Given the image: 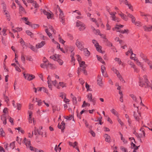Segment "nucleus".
<instances>
[{
    "label": "nucleus",
    "instance_id": "f257e3e1",
    "mask_svg": "<svg viewBox=\"0 0 152 152\" xmlns=\"http://www.w3.org/2000/svg\"><path fill=\"white\" fill-rule=\"evenodd\" d=\"M143 78L144 79V81L143 80L140 79L139 82V86L142 87H148V81L147 79V76L146 75H144L143 76Z\"/></svg>",
    "mask_w": 152,
    "mask_h": 152
},
{
    "label": "nucleus",
    "instance_id": "f03ea898",
    "mask_svg": "<svg viewBox=\"0 0 152 152\" xmlns=\"http://www.w3.org/2000/svg\"><path fill=\"white\" fill-rule=\"evenodd\" d=\"M82 41H80L79 39H77L76 40L75 45L77 48L80 50H83L84 49Z\"/></svg>",
    "mask_w": 152,
    "mask_h": 152
},
{
    "label": "nucleus",
    "instance_id": "7ed1b4c3",
    "mask_svg": "<svg viewBox=\"0 0 152 152\" xmlns=\"http://www.w3.org/2000/svg\"><path fill=\"white\" fill-rule=\"evenodd\" d=\"M59 10L60 12L59 16V18L60 19V21L62 23V24H64L65 19L64 14L63 12L60 9V8H59Z\"/></svg>",
    "mask_w": 152,
    "mask_h": 152
},
{
    "label": "nucleus",
    "instance_id": "20e7f679",
    "mask_svg": "<svg viewBox=\"0 0 152 152\" xmlns=\"http://www.w3.org/2000/svg\"><path fill=\"white\" fill-rule=\"evenodd\" d=\"M69 145L73 147L74 148H75L77 150L78 152H80L79 150L78 146V143L76 141L74 143L71 142H69Z\"/></svg>",
    "mask_w": 152,
    "mask_h": 152
},
{
    "label": "nucleus",
    "instance_id": "39448f33",
    "mask_svg": "<svg viewBox=\"0 0 152 152\" xmlns=\"http://www.w3.org/2000/svg\"><path fill=\"white\" fill-rule=\"evenodd\" d=\"M87 97L90 102L93 103L94 105L96 104V100L94 98L93 99L92 95L91 93H89L87 95Z\"/></svg>",
    "mask_w": 152,
    "mask_h": 152
},
{
    "label": "nucleus",
    "instance_id": "423d86ee",
    "mask_svg": "<svg viewBox=\"0 0 152 152\" xmlns=\"http://www.w3.org/2000/svg\"><path fill=\"white\" fill-rule=\"evenodd\" d=\"M23 75L26 79L29 81L32 80L35 77L34 75H32L25 74L24 73L23 74Z\"/></svg>",
    "mask_w": 152,
    "mask_h": 152
},
{
    "label": "nucleus",
    "instance_id": "0eeeda50",
    "mask_svg": "<svg viewBox=\"0 0 152 152\" xmlns=\"http://www.w3.org/2000/svg\"><path fill=\"white\" fill-rule=\"evenodd\" d=\"M80 67H83L82 71H83L85 75H87V71H86L85 69L87 66V65L85 64V62L84 61L81 62V63H80Z\"/></svg>",
    "mask_w": 152,
    "mask_h": 152
},
{
    "label": "nucleus",
    "instance_id": "6e6552de",
    "mask_svg": "<svg viewBox=\"0 0 152 152\" xmlns=\"http://www.w3.org/2000/svg\"><path fill=\"white\" fill-rule=\"evenodd\" d=\"M26 24L29 25L32 28L35 29L39 27V25L37 24H32L31 22L28 21L27 22L25 23Z\"/></svg>",
    "mask_w": 152,
    "mask_h": 152
},
{
    "label": "nucleus",
    "instance_id": "1a4fd4ad",
    "mask_svg": "<svg viewBox=\"0 0 152 152\" xmlns=\"http://www.w3.org/2000/svg\"><path fill=\"white\" fill-rule=\"evenodd\" d=\"M136 113L135 111L134 112V116L135 118L137 121H139L140 119V117L141 116V113L139 111Z\"/></svg>",
    "mask_w": 152,
    "mask_h": 152
},
{
    "label": "nucleus",
    "instance_id": "9d476101",
    "mask_svg": "<svg viewBox=\"0 0 152 152\" xmlns=\"http://www.w3.org/2000/svg\"><path fill=\"white\" fill-rule=\"evenodd\" d=\"M102 77L100 75H99L97 77V84L100 86H102Z\"/></svg>",
    "mask_w": 152,
    "mask_h": 152
},
{
    "label": "nucleus",
    "instance_id": "9b49d317",
    "mask_svg": "<svg viewBox=\"0 0 152 152\" xmlns=\"http://www.w3.org/2000/svg\"><path fill=\"white\" fill-rule=\"evenodd\" d=\"M94 46L96 48V50L98 52L100 53H103V52H102L101 50L102 47L101 46L99 45L98 43L95 44Z\"/></svg>",
    "mask_w": 152,
    "mask_h": 152
},
{
    "label": "nucleus",
    "instance_id": "f8f14e48",
    "mask_svg": "<svg viewBox=\"0 0 152 152\" xmlns=\"http://www.w3.org/2000/svg\"><path fill=\"white\" fill-rule=\"evenodd\" d=\"M1 119L3 121V124L5 125L7 124V121L5 114H4L1 115Z\"/></svg>",
    "mask_w": 152,
    "mask_h": 152
},
{
    "label": "nucleus",
    "instance_id": "ddd939ff",
    "mask_svg": "<svg viewBox=\"0 0 152 152\" xmlns=\"http://www.w3.org/2000/svg\"><path fill=\"white\" fill-rule=\"evenodd\" d=\"M143 28L144 29L145 31H152V26L149 25V26H144Z\"/></svg>",
    "mask_w": 152,
    "mask_h": 152
},
{
    "label": "nucleus",
    "instance_id": "4468645a",
    "mask_svg": "<svg viewBox=\"0 0 152 152\" xmlns=\"http://www.w3.org/2000/svg\"><path fill=\"white\" fill-rule=\"evenodd\" d=\"M4 12L5 13L4 14L6 15L7 19L9 21L10 20V17L9 14L8 13V11L6 10V7H5L4 8Z\"/></svg>",
    "mask_w": 152,
    "mask_h": 152
},
{
    "label": "nucleus",
    "instance_id": "2eb2a0df",
    "mask_svg": "<svg viewBox=\"0 0 152 152\" xmlns=\"http://www.w3.org/2000/svg\"><path fill=\"white\" fill-rule=\"evenodd\" d=\"M64 126L65 123L63 121H62L60 124H58V126L59 129H61V131H62L65 128Z\"/></svg>",
    "mask_w": 152,
    "mask_h": 152
},
{
    "label": "nucleus",
    "instance_id": "dca6fc26",
    "mask_svg": "<svg viewBox=\"0 0 152 152\" xmlns=\"http://www.w3.org/2000/svg\"><path fill=\"white\" fill-rule=\"evenodd\" d=\"M45 44V42L44 41H42L41 42L37 44L36 45V46L37 48H39L42 47Z\"/></svg>",
    "mask_w": 152,
    "mask_h": 152
},
{
    "label": "nucleus",
    "instance_id": "f3484780",
    "mask_svg": "<svg viewBox=\"0 0 152 152\" xmlns=\"http://www.w3.org/2000/svg\"><path fill=\"white\" fill-rule=\"evenodd\" d=\"M104 137L105 138V141L107 142H109L110 140V136L107 134H105Z\"/></svg>",
    "mask_w": 152,
    "mask_h": 152
},
{
    "label": "nucleus",
    "instance_id": "a211bd4d",
    "mask_svg": "<svg viewBox=\"0 0 152 152\" xmlns=\"http://www.w3.org/2000/svg\"><path fill=\"white\" fill-rule=\"evenodd\" d=\"M142 128H141L140 129V130L141 131H142V133L143 134H140L139 135H138L137 136V137L138 138H141V137H145V132H144V131L143 130H142Z\"/></svg>",
    "mask_w": 152,
    "mask_h": 152
},
{
    "label": "nucleus",
    "instance_id": "6ab92c4d",
    "mask_svg": "<svg viewBox=\"0 0 152 152\" xmlns=\"http://www.w3.org/2000/svg\"><path fill=\"white\" fill-rule=\"evenodd\" d=\"M6 90H5V93L3 94V96L5 101L7 102V104H8L9 101V99L8 96L6 95Z\"/></svg>",
    "mask_w": 152,
    "mask_h": 152
},
{
    "label": "nucleus",
    "instance_id": "aec40b11",
    "mask_svg": "<svg viewBox=\"0 0 152 152\" xmlns=\"http://www.w3.org/2000/svg\"><path fill=\"white\" fill-rule=\"evenodd\" d=\"M118 15L120 16L121 18L124 20L127 21L128 19L126 17V15H125L124 14L121 13V14H118Z\"/></svg>",
    "mask_w": 152,
    "mask_h": 152
},
{
    "label": "nucleus",
    "instance_id": "412c9836",
    "mask_svg": "<svg viewBox=\"0 0 152 152\" xmlns=\"http://www.w3.org/2000/svg\"><path fill=\"white\" fill-rule=\"evenodd\" d=\"M83 50L84 52L85 53V56H88L90 55V52L88 50L87 48H84Z\"/></svg>",
    "mask_w": 152,
    "mask_h": 152
},
{
    "label": "nucleus",
    "instance_id": "4be33fe9",
    "mask_svg": "<svg viewBox=\"0 0 152 152\" xmlns=\"http://www.w3.org/2000/svg\"><path fill=\"white\" fill-rule=\"evenodd\" d=\"M23 142L26 146H29L30 144V140H27L25 138L23 140Z\"/></svg>",
    "mask_w": 152,
    "mask_h": 152
},
{
    "label": "nucleus",
    "instance_id": "5701e85b",
    "mask_svg": "<svg viewBox=\"0 0 152 152\" xmlns=\"http://www.w3.org/2000/svg\"><path fill=\"white\" fill-rule=\"evenodd\" d=\"M43 13L45 15H47V18L48 19L50 18L51 16L50 13L49 12H47L45 10H43Z\"/></svg>",
    "mask_w": 152,
    "mask_h": 152
},
{
    "label": "nucleus",
    "instance_id": "b1692460",
    "mask_svg": "<svg viewBox=\"0 0 152 152\" xmlns=\"http://www.w3.org/2000/svg\"><path fill=\"white\" fill-rule=\"evenodd\" d=\"M5 133L2 128L0 129V137H3L5 136Z\"/></svg>",
    "mask_w": 152,
    "mask_h": 152
},
{
    "label": "nucleus",
    "instance_id": "393cba45",
    "mask_svg": "<svg viewBox=\"0 0 152 152\" xmlns=\"http://www.w3.org/2000/svg\"><path fill=\"white\" fill-rule=\"evenodd\" d=\"M111 112L115 115L117 117H118V112L114 109H113L110 110Z\"/></svg>",
    "mask_w": 152,
    "mask_h": 152
},
{
    "label": "nucleus",
    "instance_id": "a878e982",
    "mask_svg": "<svg viewBox=\"0 0 152 152\" xmlns=\"http://www.w3.org/2000/svg\"><path fill=\"white\" fill-rule=\"evenodd\" d=\"M96 57L98 61H100L101 63H102L103 64H105V62L104 61H103L102 59L100 56H98L97 55Z\"/></svg>",
    "mask_w": 152,
    "mask_h": 152
},
{
    "label": "nucleus",
    "instance_id": "bb28decb",
    "mask_svg": "<svg viewBox=\"0 0 152 152\" xmlns=\"http://www.w3.org/2000/svg\"><path fill=\"white\" fill-rule=\"evenodd\" d=\"M83 25H84V24L79 20L77 21L76 22V26L77 27Z\"/></svg>",
    "mask_w": 152,
    "mask_h": 152
},
{
    "label": "nucleus",
    "instance_id": "cd10ccee",
    "mask_svg": "<svg viewBox=\"0 0 152 152\" xmlns=\"http://www.w3.org/2000/svg\"><path fill=\"white\" fill-rule=\"evenodd\" d=\"M48 65L49 66L50 68L52 69H55L56 68V66L53 64L48 63Z\"/></svg>",
    "mask_w": 152,
    "mask_h": 152
},
{
    "label": "nucleus",
    "instance_id": "c85d7f7f",
    "mask_svg": "<svg viewBox=\"0 0 152 152\" xmlns=\"http://www.w3.org/2000/svg\"><path fill=\"white\" fill-rule=\"evenodd\" d=\"M45 32H46V33H47V35H48V36H49V37L51 38H52V34L49 32L48 31V29H45Z\"/></svg>",
    "mask_w": 152,
    "mask_h": 152
},
{
    "label": "nucleus",
    "instance_id": "c756f323",
    "mask_svg": "<svg viewBox=\"0 0 152 152\" xmlns=\"http://www.w3.org/2000/svg\"><path fill=\"white\" fill-rule=\"evenodd\" d=\"M120 134L121 136V139L123 141V142L124 143H126L127 142V141L125 140V139L123 137V136L122 134L120 132Z\"/></svg>",
    "mask_w": 152,
    "mask_h": 152
},
{
    "label": "nucleus",
    "instance_id": "7c9ffc66",
    "mask_svg": "<svg viewBox=\"0 0 152 152\" xmlns=\"http://www.w3.org/2000/svg\"><path fill=\"white\" fill-rule=\"evenodd\" d=\"M134 60L136 61V64L138 66H140L142 65V63L140 62L137 58L135 59L134 58Z\"/></svg>",
    "mask_w": 152,
    "mask_h": 152
},
{
    "label": "nucleus",
    "instance_id": "2f4dec72",
    "mask_svg": "<svg viewBox=\"0 0 152 152\" xmlns=\"http://www.w3.org/2000/svg\"><path fill=\"white\" fill-rule=\"evenodd\" d=\"M90 105V104L87 103H86L85 101H84L83 102V104L82 106V107H85L88 106H89Z\"/></svg>",
    "mask_w": 152,
    "mask_h": 152
},
{
    "label": "nucleus",
    "instance_id": "473e14b6",
    "mask_svg": "<svg viewBox=\"0 0 152 152\" xmlns=\"http://www.w3.org/2000/svg\"><path fill=\"white\" fill-rule=\"evenodd\" d=\"M36 102H37L38 105L39 106L41 105L42 104V102L41 100H39L37 98L36 99Z\"/></svg>",
    "mask_w": 152,
    "mask_h": 152
},
{
    "label": "nucleus",
    "instance_id": "72a5a7b5",
    "mask_svg": "<svg viewBox=\"0 0 152 152\" xmlns=\"http://www.w3.org/2000/svg\"><path fill=\"white\" fill-rule=\"evenodd\" d=\"M18 4L19 5V4ZM19 11L20 12H25V11L24 8L22 7V6H21L20 4H19Z\"/></svg>",
    "mask_w": 152,
    "mask_h": 152
},
{
    "label": "nucleus",
    "instance_id": "f704fd0d",
    "mask_svg": "<svg viewBox=\"0 0 152 152\" xmlns=\"http://www.w3.org/2000/svg\"><path fill=\"white\" fill-rule=\"evenodd\" d=\"M131 97L133 99V100L135 102H137V99L136 96L133 94H131L130 95Z\"/></svg>",
    "mask_w": 152,
    "mask_h": 152
},
{
    "label": "nucleus",
    "instance_id": "c9c22d12",
    "mask_svg": "<svg viewBox=\"0 0 152 152\" xmlns=\"http://www.w3.org/2000/svg\"><path fill=\"white\" fill-rule=\"evenodd\" d=\"M58 39L59 40V41L60 42L62 43V44H64L65 42L61 39V37L60 35V34L58 35Z\"/></svg>",
    "mask_w": 152,
    "mask_h": 152
},
{
    "label": "nucleus",
    "instance_id": "e433bc0d",
    "mask_svg": "<svg viewBox=\"0 0 152 152\" xmlns=\"http://www.w3.org/2000/svg\"><path fill=\"white\" fill-rule=\"evenodd\" d=\"M59 85L62 88L66 87V84L63 82H60L59 83Z\"/></svg>",
    "mask_w": 152,
    "mask_h": 152
},
{
    "label": "nucleus",
    "instance_id": "4c0bfd02",
    "mask_svg": "<svg viewBox=\"0 0 152 152\" xmlns=\"http://www.w3.org/2000/svg\"><path fill=\"white\" fill-rule=\"evenodd\" d=\"M128 63L129 65L131 66V67L132 68H133L135 66L134 64V63L130 61H128Z\"/></svg>",
    "mask_w": 152,
    "mask_h": 152
},
{
    "label": "nucleus",
    "instance_id": "58836bf2",
    "mask_svg": "<svg viewBox=\"0 0 152 152\" xmlns=\"http://www.w3.org/2000/svg\"><path fill=\"white\" fill-rule=\"evenodd\" d=\"M72 101L74 104H76L77 103V99L75 96H73L72 97Z\"/></svg>",
    "mask_w": 152,
    "mask_h": 152
},
{
    "label": "nucleus",
    "instance_id": "ea45409f",
    "mask_svg": "<svg viewBox=\"0 0 152 152\" xmlns=\"http://www.w3.org/2000/svg\"><path fill=\"white\" fill-rule=\"evenodd\" d=\"M106 43L107 45L108 46L112 47L113 46L112 44L110 42L108 41L107 40Z\"/></svg>",
    "mask_w": 152,
    "mask_h": 152
},
{
    "label": "nucleus",
    "instance_id": "a19ab883",
    "mask_svg": "<svg viewBox=\"0 0 152 152\" xmlns=\"http://www.w3.org/2000/svg\"><path fill=\"white\" fill-rule=\"evenodd\" d=\"M33 5L34 7L35 8H38L39 7V6L37 2L36 1L33 2Z\"/></svg>",
    "mask_w": 152,
    "mask_h": 152
},
{
    "label": "nucleus",
    "instance_id": "79ce46f5",
    "mask_svg": "<svg viewBox=\"0 0 152 152\" xmlns=\"http://www.w3.org/2000/svg\"><path fill=\"white\" fill-rule=\"evenodd\" d=\"M83 68V67H80H80H79L78 68V70L77 71V72L78 75H80V72L82 70L83 68Z\"/></svg>",
    "mask_w": 152,
    "mask_h": 152
},
{
    "label": "nucleus",
    "instance_id": "37998d69",
    "mask_svg": "<svg viewBox=\"0 0 152 152\" xmlns=\"http://www.w3.org/2000/svg\"><path fill=\"white\" fill-rule=\"evenodd\" d=\"M140 15L142 16L148 17L150 16L148 14H145L143 12H140Z\"/></svg>",
    "mask_w": 152,
    "mask_h": 152
},
{
    "label": "nucleus",
    "instance_id": "c03bdc74",
    "mask_svg": "<svg viewBox=\"0 0 152 152\" xmlns=\"http://www.w3.org/2000/svg\"><path fill=\"white\" fill-rule=\"evenodd\" d=\"M80 27L79 28V30L80 31H82L84 30L86 28V27L85 26V25H83L80 26Z\"/></svg>",
    "mask_w": 152,
    "mask_h": 152
},
{
    "label": "nucleus",
    "instance_id": "a18cd8bd",
    "mask_svg": "<svg viewBox=\"0 0 152 152\" xmlns=\"http://www.w3.org/2000/svg\"><path fill=\"white\" fill-rule=\"evenodd\" d=\"M50 58L51 59H53L54 61H57V60L58 59L55 55H53L50 56Z\"/></svg>",
    "mask_w": 152,
    "mask_h": 152
},
{
    "label": "nucleus",
    "instance_id": "49530a36",
    "mask_svg": "<svg viewBox=\"0 0 152 152\" xmlns=\"http://www.w3.org/2000/svg\"><path fill=\"white\" fill-rule=\"evenodd\" d=\"M66 116H64V118H66L67 120H71L72 118V115H70L69 116H66Z\"/></svg>",
    "mask_w": 152,
    "mask_h": 152
},
{
    "label": "nucleus",
    "instance_id": "de8ad7c7",
    "mask_svg": "<svg viewBox=\"0 0 152 152\" xmlns=\"http://www.w3.org/2000/svg\"><path fill=\"white\" fill-rule=\"evenodd\" d=\"M57 61L60 65H62L63 63V61L62 60L60 59H58Z\"/></svg>",
    "mask_w": 152,
    "mask_h": 152
},
{
    "label": "nucleus",
    "instance_id": "09e8293b",
    "mask_svg": "<svg viewBox=\"0 0 152 152\" xmlns=\"http://www.w3.org/2000/svg\"><path fill=\"white\" fill-rule=\"evenodd\" d=\"M144 60L145 61V62L148 63L149 65H150L151 64H152L151 62L149 61V60L146 58Z\"/></svg>",
    "mask_w": 152,
    "mask_h": 152
},
{
    "label": "nucleus",
    "instance_id": "8fccbe9b",
    "mask_svg": "<svg viewBox=\"0 0 152 152\" xmlns=\"http://www.w3.org/2000/svg\"><path fill=\"white\" fill-rule=\"evenodd\" d=\"M26 33L28 35L31 36L33 34V33L29 30H26Z\"/></svg>",
    "mask_w": 152,
    "mask_h": 152
},
{
    "label": "nucleus",
    "instance_id": "3c124183",
    "mask_svg": "<svg viewBox=\"0 0 152 152\" xmlns=\"http://www.w3.org/2000/svg\"><path fill=\"white\" fill-rule=\"evenodd\" d=\"M76 56H77V61H78V62H79V63L80 64V61L81 60V57L79 56V55H76Z\"/></svg>",
    "mask_w": 152,
    "mask_h": 152
},
{
    "label": "nucleus",
    "instance_id": "603ef678",
    "mask_svg": "<svg viewBox=\"0 0 152 152\" xmlns=\"http://www.w3.org/2000/svg\"><path fill=\"white\" fill-rule=\"evenodd\" d=\"M115 60L116 61H118V63L119 64H121V61L120 59L118 58H115Z\"/></svg>",
    "mask_w": 152,
    "mask_h": 152
},
{
    "label": "nucleus",
    "instance_id": "864d4df0",
    "mask_svg": "<svg viewBox=\"0 0 152 152\" xmlns=\"http://www.w3.org/2000/svg\"><path fill=\"white\" fill-rule=\"evenodd\" d=\"M140 56L144 60L146 58L145 56L142 53H140Z\"/></svg>",
    "mask_w": 152,
    "mask_h": 152
},
{
    "label": "nucleus",
    "instance_id": "5fc2aeb1",
    "mask_svg": "<svg viewBox=\"0 0 152 152\" xmlns=\"http://www.w3.org/2000/svg\"><path fill=\"white\" fill-rule=\"evenodd\" d=\"M42 91L43 92L47 93V94H49L47 89L45 87L43 88Z\"/></svg>",
    "mask_w": 152,
    "mask_h": 152
},
{
    "label": "nucleus",
    "instance_id": "6e6d98bb",
    "mask_svg": "<svg viewBox=\"0 0 152 152\" xmlns=\"http://www.w3.org/2000/svg\"><path fill=\"white\" fill-rule=\"evenodd\" d=\"M21 107V105L19 104L18 103L17 104V109L18 110H20Z\"/></svg>",
    "mask_w": 152,
    "mask_h": 152
},
{
    "label": "nucleus",
    "instance_id": "4d7b16f0",
    "mask_svg": "<svg viewBox=\"0 0 152 152\" xmlns=\"http://www.w3.org/2000/svg\"><path fill=\"white\" fill-rule=\"evenodd\" d=\"M115 28L116 29V31L119 32L121 33L122 30H121V29L120 28H119V27H118L117 26H116L115 27Z\"/></svg>",
    "mask_w": 152,
    "mask_h": 152
},
{
    "label": "nucleus",
    "instance_id": "13d9d810",
    "mask_svg": "<svg viewBox=\"0 0 152 152\" xmlns=\"http://www.w3.org/2000/svg\"><path fill=\"white\" fill-rule=\"evenodd\" d=\"M95 31H96V34H98V35H99L100 36H102V34L100 33V32L99 30L97 29Z\"/></svg>",
    "mask_w": 152,
    "mask_h": 152
},
{
    "label": "nucleus",
    "instance_id": "bf43d9fd",
    "mask_svg": "<svg viewBox=\"0 0 152 152\" xmlns=\"http://www.w3.org/2000/svg\"><path fill=\"white\" fill-rule=\"evenodd\" d=\"M117 117V120L118 122L121 125H123V123L122 122L121 119L118 118V116Z\"/></svg>",
    "mask_w": 152,
    "mask_h": 152
},
{
    "label": "nucleus",
    "instance_id": "052dcab7",
    "mask_svg": "<svg viewBox=\"0 0 152 152\" xmlns=\"http://www.w3.org/2000/svg\"><path fill=\"white\" fill-rule=\"evenodd\" d=\"M129 32V30L128 29H125L124 30H122L121 33L122 34H124L125 33H128Z\"/></svg>",
    "mask_w": 152,
    "mask_h": 152
},
{
    "label": "nucleus",
    "instance_id": "680f3d73",
    "mask_svg": "<svg viewBox=\"0 0 152 152\" xmlns=\"http://www.w3.org/2000/svg\"><path fill=\"white\" fill-rule=\"evenodd\" d=\"M126 13L127 15V16L128 17H129V18H132V17H133L134 16L128 13L127 12H126Z\"/></svg>",
    "mask_w": 152,
    "mask_h": 152
},
{
    "label": "nucleus",
    "instance_id": "e2e57ef3",
    "mask_svg": "<svg viewBox=\"0 0 152 152\" xmlns=\"http://www.w3.org/2000/svg\"><path fill=\"white\" fill-rule=\"evenodd\" d=\"M6 30L5 29H3L2 31V32L3 34V35L4 36H6Z\"/></svg>",
    "mask_w": 152,
    "mask_h": 152
},
{
    "label": "nucleus",
    "instance_id": "0e129e2a",
    "mask_svg": "<svg viewBox=\"0 0 152 152\" xmlns=\"http://www.w3.org/2000/svg\"><path fill=\"white\" fill-rule=\"evenodd\" d=\"M21 60L23 61V62H24L25 61V58L24 56V55L22 54L21 55Z\"/></svg>",
    "mask_w": 152,
    "mask_h": 152
},
{
    "label": "nucleus",
    "instance_id": "69168bd1",
    "mask_svg": "<svg viewBox=\"0 0 152 152\" xmlns=\"http://www.w3.org/2000/svg\"><path fill=\"white\" fill-rule=\"evenodd\" d=\"M89 87H90L89 85L86 83V88L87 89V90L88 91H91L90 90V89L89 88Z\"/></svg>",
    "mask_w": 152,
    "mask_h": 152
},
{
    "label": "nucleus",
    "instance_id": "338daca9",
    "mask_svg": "<svg viewBox=\"0 0 152 152\" xmlns=\"http://www.w3.org/2000/svg\"><path fill=\"white\" fill-rule=\"evenodd\" d=\"M129 9H131L132 11H133V8L132 6L130 4H129L127 5Z\"/></svg>",
    "mask_w": 152,
    "mask_h": 152
},
{
    "label": "nucleus",
    "instance_id": "774afa93",
    "mask_svg": "<svg viewBox=\"0 0 152 152\" xmlns=\"http://www.w3.org/2000/svg\"><path fill=\"white\" fill-rule=\"evenodd\" d=\"M28 112L29 114L28 119H29L30 120L31 118V115L32 114V112L31 111H28Z\"/></svg>",
    "mask_w": 152,
    "mask_h": 152
}]
</instances>
